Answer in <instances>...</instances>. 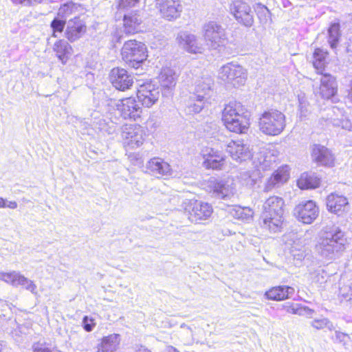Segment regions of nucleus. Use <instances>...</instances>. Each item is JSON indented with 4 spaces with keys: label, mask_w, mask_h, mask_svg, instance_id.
<instances>
[{
    "label": "nucleus",
    "mask_w": 352,
    "mask_h": 352,
    "mask_svg": "<svg viewBox=\"0 0 352 352\" xmlns=\"http://www.w3.org/2000/svg\"><path fill=\"white\" fill-rule=\"evenodd\" d=\"M347 238L344 231L336 226H326L315 249L317 254L327 260L339 257L346 249Z\"/></svg>",
    "instance_id": "nucleus-1"
},
{
    "label": "nucleus",
    "mask_w": 352,
    "mask_h": 352,
    "mask_svg": "<svg viewBox=\"0 0 352 352\" xmlns=\"http://www.w3.org/2000/svg\"><path fill=\"white\" fill-rule=\"evenodd\" d=\"M284 201L282 198L273 196L263 204L261 215V226L270 232H280L283 223Z\"/></svg>",
    "instance_id": "nucleus-2"
},
{
    "label": "nucleus",
    "mask_w": 352,
    "mask_h": 352,
    "mask_svg": "<svg viewBox=\"0 0 352 352\" xmlns=\"http://www.w3.org/2000/svg\"><path fill=\"white\" fill-rule=\"evenodd\" d=\"M222 120L226 127L236 133H246L250 126L249 114L239 102H230L222 112Z\"/></svg>",
    "instance_id": "nucleus-3"
},
{
    "label": "nucleus",
    "mask_w": 352,
    "mask_h": 352,
    "mask_svg": "<svg viewBox=\"0 0 352 352\" xmlns=\"http://www.w3.org/2000/svg\"><path fill=\"white\" fill-rule=\"evenodd\" d=\"M213 85V80L208 76H203L197 80L195 91L188 106L189 113H199L206 103L210 102V100L214 94Z\"/></svg>",
    "instance_id": "nucleus-4"
},
{
    "label": "nucleus",
    "mask_w": 352,
    "mask_h": 352,
    "mask_svg": "<svg viewBox=\"0 0 352 352\" xmlns=\"http://www.w3.org/2000/svg\"><path fill=\"white\" fill-rule=\"evenodd\" d=\"M285 125V115L276 109L265 111L259 118V130L267 135H279L284 130Z\"/></svg>",
    "instance_id": "nucleus-5"
},
{
    "label": "nucleus",
    "mask_w": 352,
    "mask_h": 352,
    "mask_svg": "<svg viewBox=\"0 0 352 352\" xmlns=\"http://www.w3.org/2000/svg\"><path fill=\"white\" fill-rule=\"evenodd\" d=\"M122 56L129 67L138 69L146 59V47L140 41L130 40L124 43L122 49Z\"/></svg>",
    "instance_id": "nucleus-6"
},
{
    "label": "nucleus",
    "mask_w": 352,
    "mask_h": 352,
    "mask_svg": "<svg viewBox=\"0 0 352 352\" xmlns=\"http://www.w3.org/2000/svg\"><path fill=\"white\" fill-rule=\"evenodd\" d=\"M271 155L260 153L258 157L253 160V164L256 170L243 171L240 173L239 179L243 184L248 186H253L257 179L261 177V171H265L272 167L274 160Z\"/></svg>",
    "instance_id": "nucleus-7"
},
{
    "label": "nucleus",
    "mask_w": 352,
    "mask_h": 352,
    "mask_svg": "<svg viewBox=\"0 0 352 352\" xmlns=\"http://www.w3.org/2000/svg\"><path fill=\"white\" fill-rule=\"evenodd\" d=\"M206 45L210 50H221L227 42L225 29L214 21H210L203 26Z\"/></svg>",
    "instance_id": "nucleus-8"
},
{
    "label": "nucleus",
    "mask_w": 352,
    "mask_h": 352,
    "mask_svg": "<svg viewBox=\"0 0 352 352\" xmlns=\"http://www.w3.org/2000/svg\"><path fill=\"white\" fill-rule=\"evenodd\" d=\"M183 208L188 219L195 223H201L208 219L213 211L211 205L197 200H186L183 203Z\"/></svg>",
    "instance_id": "nucleus-9"
},
{
    "label": "nucleus",
    "mask_w": 352,
    "mask_h": 352,
    "mask_svg": "<svg viewBox=\"0 0 352 352\" xmlns=\"http://www.w3.org/2000/svg\"><path fill=\"white\" fill-rule=\"evenodd\" d=\"M219 78L223 81L231 83L234 87L243 85L247 78L245 69L239 65L228 63L221 67Z\"/></svg>",
    "instance_id": "nucleus-10"
},
{
    "label": "nucleus",
    "mask_w": 352,
    "mask_h": 352,
    "mask_svg": "<svg viewBox=\"0 0 352 352\" xmlns=\"http://www.w3.org/2000/svg\"><path fill=\"white\" fill-rule=\"evenodd\" d=\"M145 131L139 124H125L121 130V137L125 146L131 148L140 146L145 137Z\"/></svg>",
    "instance_id": "nucleus-11"
},
{
    "label": "nucleus",
    "mask_w": 352,
    "mask_h": 352,
    "mask_svg": "<svg viewBox=\"0 0 352 352\" xmlns=\"http://www.w3.org/2000/svg\"><path fill=\"white\" fill-rule=\"evenodd\" d=\"M111 102L116 107V109L124 120H136L140 118L142 108L135 98H126L118 101L111 100Z\"/></svg>",
    "instance_id": "nucleus-12"
},
{
    "label": "nucleus",
    "mask_w": 352,
    "mask_h": 352,
    "mask_svg": "<svg viewBox=\"0 0 352 352\" xmlns=\"http://www.w3.org/2000/svg\"><path fill=\"white\" fill-rule=\"evenodd\" d=\"M0 280L14 287L21 286L22 288L30 292L32 294H38L37 286L33 280L26 278L19 272H0Z\"/></svg>",
    "instance_id": "nucleus-13"
},
{
    "label": "nucleus",
    "mask_w": 352,
    "mask_h": 352,
    "mask_svg": "<svg viewBox=\"0 0 352 352\" xmlns=\"http://www.w3.org/2000/svg\"><path fill=\"white\" fill-rule=\"evenodd\" d=\"M230 11L239 23L248 28L253 25V12L247 3L241 0H235L230 6Z\"/></svg>",
    "instance_id": "nucleus-14"
},
{
    "label": "nucleus",
    "mask_w": 352,
    "mask_h": 352,
    "mask_svg": "<svg viewBox=\"0 0 352 352\" xmlns=\"http://www.w3.org/2000/svg\"><path fill=\"white\" fill-rule=\"evenodd\" d=\"M294 214L299 221L310 224L318 216L319 208L314 201L309 200L298 204L294 210Z\"/></svg>",
    "instance_id": "nucleus-15"
},
{
    "label": "nucleus",
    "mask_w": 352,
    "mask_h": 352,
    "mask_svg": "<svg viewBox=\"0 0 352 352\" xmlns=\"http://www.w3.org/2000/svg\"><path fill=\"white\" fill-rule=\"evenodd\" d=\"M204 159L203 165L207 169L221 170L226 164V157L223 153L212 147H205L201 151Z\"/></svg>",
    "instance_id": "nucleus-16"
},
{
    "label": "nucleus",
    "mask_w": 352,
    "mask_h": 352,
    "mask_svg": "<svg viewBox=\"0 0 352 352\" xmlns=\"http://www.w3.org/2000/svg\"><path fill=\"white\" fill-rule=\"evenodd\" d=\"M160 91L158 87L148 82L140 86L137 91L139 102L146 107H152L159 99Z\"/></svg>",
    "instance_id": "nucleus-17"
},
{
    "label": "nucleus",
    "mask_w": 352,
    "mask_h": 352,
    "mask_svg": "<svg viewBox=\"0 0 352 352\" xmlns=\"http://www.w3.org/2000/svg\"><path fill=\"white\" fill-rule=\"evenodd\" d=\"M109 80L116 89L122 91L130 89L133 84V77L126 70L120 67L111 69Z\"/></svg>",
    "instance_id": "nucleus-18"
},
{
    "label": "nucleus",
    "mask_w": 352,
    "mask_h": 352,
    "mask_svg": "<svg viewBox=\"0 0 352 352\" xmlns=\"http://www.w3.org/2000/svg\"><path fill=\"white\" fill-rule=\"evenodd\" d=\"M155 6L162 16L168 21L179 17L182 10L179 0H155Z\"/></svg>",
    "instance_id": "nucleus-19"
},
{
    "label": "nucleus",
    "mask_w": 352,
    "mask_h": 352,
    "mask_svg": "<svg viewBox=\"0 0 352 352\" xmlns=\"http://www.w3.org/2000/svg\"><path fill=\"white\" fill-rule=\"evenodd\" d=\"M319 79L320 85L316 94L324 99H330L337 94L338 84L334 76L329 74H322Z\"/></svg>",
    "instance_id": "nucleus-20"
},
{
    "label": "nucleus",
    "mask_w": 352,
    "mask_h": 352,
    "mask_svg": "<svg viewBox=\"0 0 352 352\" xmlns=\"http://www.w3.org/2000/svg\"><path fill=\"white\" fill-rule=\"evenodd\" d=\"M226 150L232 159L239 163L252 156L249 145L243 141H231L228 144Z\"/></svg>",
    "instance_id": "nucleus-21"
},
{
    "label": "nucleus",
    "mask_w": 352,
    "mask_h": 352,
    "mask_svg": "<svg viewBox=\"0 0 352 352\" xmlns=\"http://www.w3.org/2000/svg\"><path fill=\"white\" fill-rule=\"evenodd\" d=\"M211 188L214 197L226 199H230L236 192L235 186L232 180H214L211 182Z\"/></svg>",
    "instance_id": "nucleus-22"
},
{
    "label": "nucleus",
    "mask_w": 352,
    "mask_h": 352,
    "mask_svg": "<svg viewBox=\"0 0 352 352\" xmlns=\"http://www.w3.org/2000/svg\"><path fill=\"white\" fill-rule=\"evenodd\" d=\"M313 161L318 164L331 167L334 165L335 157L331 151L320 144H314L311 151Z\"/></svg>",
    "instance_id": "nucleus-23"
},
{
    "label": "nucleus",
    "mask_w": 352,
    "mask_h": 352,
    "mask_svg": "<svg viewBox=\"0 0 352 352\" xmlns=\"http://www.w3.org/2000/svg\"><path fill=\"white\" fill-rule=\"evenodd\" d=\"M87 30L85 22L76 16L67 21L65 36L71 42L79 39Z\"/></svg>",
    "instance_id": "nucleus-24"
},
{
    "label": "nucleus",
    "mask_w": 352,
    "mask_h": 352,
    "mask_svg": "<svg viewBox=\"0 0 352 352\" xmlns=\"http://www.w3.org/2000/svg\"><path fill=\"white\" fill-rule=\"evenodd\" d=\"M146 168L150 174L157 177L172 175V169L169 164L159 157L151 159L146 163Z\"/></svg>",
    "instance_id": "nucleus-25"
},
{
    "label": "nucleus",
    "mask_w": 352,
    "mask_h": 352,
    "mask_svg": "<svg viewBox=\"0 0 352 352\" xmlns=\"http://www.w3.org/2000/svg\"><path fill=\"white\" fill-rule=\"evenodd\" d=\"M289 178V168L288 166H285L279 168L272 176L267 179L264 191L269 192L273 188H278L284 183L287 182Z\"/></svg>",
    "instance_id": "nucleus-26"
},
{
    "label": "nucleus",
    "mask_w": 352,
    "mask_h": 352,
    "mask_svg": "<svg viewBox=\"0 0 352 352\" xmlns=\"http://www.w3.org/2000/svg\"><path fill=\"white\" fill-rule=\"evenodd\" d=\"M326 204L329 212L338 215L345 212L349 206L346 197L335 193H331L327 197Z\"/></svg>",
    "instance_id": "nucleus-27"
},
{
    "label": "nucleus",
    "mask_w": 352,
    "mask_h": 352,
    "mask_svg": "<svg viewBox=\"0 0 352 352\" xmlns=\"http://www.w3.org/2000/svg\"><path fill=\"white\" fill-rule=\"evenodd\" d=\"M177 76L175 71L170 67L163 68L159 76V81L163 88V95L168 96L175 87Z\"/></svg>",
    "instance_id": "nucleus-28"
},
{
    "label": "nucleus",
    "mask_w": 352,
    "mask_h": 352,
    "mask_svg": "<svg viewBox=\"0 0 352 352\" xmlns=\"http://www.w3.org/2000/svg\"><path fill=\"white\" fill-rule=\"evenodd\" d=\"M179 45L190 53H201L202 47L197 43L196 36L186 32H179L177 36Z\"/></svg>",
    "instance_id": "nucleus-29"
},
{
    "label": "nucleus",
    "mask_w": 352,
    "mask_h": 352,
    "mask_svg": "<svg viewBox=\"0 0 352 352\" xmlns=\"http://www.w3.org/2000/svg\"><path fill=\"white\" fill-rule=\"evenodd\" d=\"M294 292V289L292 287L280 285L266 291L264 296L267 300L281 301L291 298Z\"/></svg>",
    "instance_id": "nucleus-30"
},
{
    "label": "nucleus",
    "mask_w": 352,
    "mask_h": 352,
    "mask_svg": "<svg viewBox=\"0 0 352 352\" xmlns=\"http://www.w3.org/2000/svg\"><path fill=\"white\" fill-rule=\"evenodd\" d=\"M142 21V17L138 12H131L128 14H124L123 19L124 31L126 34L137 32Z\"/></svg>",
    "instance_id": "nucleus-31"
},
{
    "label": "nucleus",
    "mask_w": 352,
    "mask_h": 352,
    "mask_svg": "<svg viewBox=\"0 0 352 352\" xmlns=\"http://www.w3.org/2000/svg\"><path fill=\"white\" fill-rule=\"evenodd\" d=\"M120 341L119 334L113 333L104 337L97 352H114L117 350Z\"/></svg>",
    "instance_id": "nucleus-32"
},
{
    "label": "nucleus",
    "mask_w": 352,
    "mask_h": 352,
    "mask_svg": "<svg viewBox=\"0 0 352 352\" xmlns=\"http://www.w3.org/2000/svg\"><path fill=\"white\" fill-rule=\"evenodd\" d=\"M54 51L63 63H65L68 56L72 54V48L71 45L64 40H59L54 45Z\"/></svg>",
    "instance_id": "nucleus-33"
},
{
    "label": "nucleus",
    "mask_w": 352,
    "mask_h": 352,
    "mask_svg": "<svg viewBox=\"0 0 352 352\" xmlns=\"http://www.w3.org/2000/svg\"><path fill=\"white\" fill-rule=\"evenodd\" d=\"M298 186L301 189L316 188L320 185V179L314 174L302 173L297 181Z\"/></svg>",
    "instance_id": "nucleus-34"
},
{
    "label": "nucleus",
    "mask_w": 352,
    "mask_h": 352,
    "mask_svg": "<svg viewBox=\"0 0 352 352\" xmlns=\"http://www.w3.org/2000/svg\"><path fill=\"white\" fill-rule=\"evenodd\" d=\"M340 23L335 22L331 24L328 29V43L332 49L337 47L341 36Z\"/></svg>",
    "instance_id": "nucleus-35"
},
{
    "label": "nucleus",
    "mask_w": 352,
    "mask_h": 352,
    "mask_svg": "<svg viewBox=\"0 0 352 352\" xmlns=\"http://www.w3.org/2000/svg\"><path fill=\"white\" fill-rule=\"evenodd\" d=\"M284 307L287 313L298 316H306L307 317H311L313 313L314 312L313 309H311L307 307L302 306L299 304L285 305Z\"/></svg>",
    "instance_id": "nucleus-36"
},
{
    "label": "nucleus",
    "mask_w": 352,
    "mask_h": 352,
    "mask_svg": "<svg viewBox=\"0 0 352 352\" xmlns=\"http://www.w3.org/2000/svg\"><path fill=\"white\" fill-rule=\"evenodd\" d=\"M328 52L322 49L317 48L315 50L314 53V60L313 62L314 67L318 70L319 73L320 70H322L327 63L326 58L327 57Z\"/></svg>",
    "instance_id": "nucleus-37"
},
{
    "label": "nucleus",
    "mask_w": 352,
    "mask_h": 352,
    "mask_svg": "<svg viewBox=\"0 0 352 352\" xmlns=\"http://www.w3.org/2000/svg\"><path fill=\"white\" fill-rule=\"evenodd\" d=\"M80 5L73 2H67L63 4L58 9V16L61 19H67L69 15L78 11Z\"/></svg>",
    "instance_id": "nucleus-38"
},
{
    "label": "nucleus",
    "mask_w": 352,
    "mask_h": 352,
    "mask_svg": "<svg viewBox=\"0 0 352 352\" xmlns=\"http://www.w3.org/2000/svg\"><path fill=\"white\" fill-rule=\"evenodd\" d=\"M230 212L233 217L237 219L247 220L252 217V212L249 208L234 206Z\"/></svg>",
    "instance_id": "nucleus-39"
},
{
    "label": "nucleus",
    "mask_w": 352,
    "mask_h": 352,
    "mask_svg": "<svg viewBox=\"0 0 352 352\" xmlns=\"http://www.w3.org/2000/svg\"><path fill=\"white\" fill-rule=\"evenodd\" d=\"M290 254L294 259L302 261L305 256V250L304 245L300 240L294 241L290 248Z\"/></svg>",
    "instance_id": "nucleus-40"
},
{
    "label": "nucleus",
    "mask_w": 352,
    "mask_h": 352,
    "mask_svg": "<svg viewBox=\"0 0 352 352\" xmlns=\"http://www.w3.org/2000/svg\"><path fill=\"white\" fill-rule=\"evenodd\" d=\"M329 111V112L327 113L328 120L333 126H336V121L335 120H338L340 122H342L346 116L343 111L337 107H333Z\"/></svg>",
    "instance_id": "nucleus-41"
},
{
    "label": "nucleus",
    "mask_w": 352,
    "mask_h": 352,
    "mask_svg": "<svg viewBox=\"0 0 352 352\" xmlns=\"http://www.w3.org/2000/svg\"><path fill=\"white\" fill-rule=\"evenodd\" d=\"M66 21L65 19L54 18L51 22L50 27L53 30L52 36L56 37V33H61L65 26Z\"/></svg>",
    "instance_id": "nucleus-42"
},
{
    "label": "nucleus",
    "mask_w": 352,
    "mask_h": 352,
    "mask_svg": "<svg viewBox=\"0 0 352 352\" xmlns=\"http://www.w3.org/2000/svg\"><path fill=\"white\" fill-rule=\"evenodd\" d=\"M311 325L314 328H315L318 330L327 328L329 330L331 331L334 329V327H333L332 322H330L327 318H321V319L314 320L311 322Z\"/></svg>",
    "instance_id": "nucleus-43"
},
{
    "label": "nucleus",
    "mask_w": 352,
    "mask_h": 352,
    "mask_svg": "<svg viewBox=\"0 0 352 352\" xmlns=\"http://www.w3.org/2000/svg\"><path fill=\"white\" fill-rule=\"evenodd\" d=\"M336 126H340L342 129L352 131V117L348 118L345 116L342 122L339 120H335Z\"/></svg>",
    "instance_id": "nucleus-44"
},
{
    "label": "nucleus",
    "mask_w": 352,
    "mask_h": 352,
    "mask_svg": "<svg viewBox=\"0 0 352 352\" xmlns=\"http://www.w3.org/2000/svg\"><path fill=\"white\" fill-rule=\"evenodd\" d=\"M140 0H119L118 8L119 9H126L135 6Z\"/></svg>",
    "instance_id": "nucleus-45"
},
{
    "label": "nucleus",
    "mask_w": 352,
    "mask_h": 352,
    "mask_svg": "<svg viewBox=\"0 0 352 352\" xmlns=\"http://www.w3.org/2000/svg\"><path fill=\"white\" fill-rule=\"evenodd\" d=\"M83 328L86 331H91L95 327V323L94 322V319L89 318L88 316H85L82 320Z\"/></svg>",
    "instance_id": "nucleus-46"
},
{
    "label": "nucleus",
    "mask_w": 352,
    "mask_h": 352,
    "mask_svg": "<svg viewBox=\"0 0 352 352\" xmlns=\"http://www.w3.org/2000/svg\"><path fill=\"white\" fill-rule=\"evenodd\" d=\"M258 16L261 20L267 21L270 16V12L266 6H261L258 12Z\"/></svg>",
    "instance_id": "nucleus-47"
},
{
    "label": "nucleus",
    "mask_w": 352,
    "mask_h": 352,
    "mask_svg": "<svg viewBox=\"0 0 352 352\" xmlns=\"http://www.w3.org/2000/svg\"><path fill=\"white\" fill-rule=\"evenodd\" d=\"M309 104L304 98H299V107L302 115L305 116L306 113L309 111Z\"/></svg>",
    "instance_id": "nucleus-48"
},
{
    "label": "nucleus",
    "mask_w": 352,
    "mask_h": 352,
    "mask_svg": "<svg viewBox=\"0 0 352 352\" xmlns=\"http://www.w3.org/2000/svg\"><path fill=\"white\" fill-rule=\"evenodd\" d=\"M348 338V336L344 333L340 331H336L335 333V340L339 342H344L346 338Z\"/></svg>",
    "instance_id": "nucleus-49"
},
{
    "label": "nucleus",
    "mask_w": 352,
    "mask_h": 352,
    "mask_svg": "<svg viewBox=\"0 0 352 352\" xmlns=\"http://www.w3.org/2000/svg\"><path fill=\"white\" fill-rule=\"evenodd\" d=\"M17 203L14 201H7L6 200V207L5 208H9L11 209H15L17 208Z\"/></svg>",
    "instance_id": "nucleus-50"
},
{
    "label": "nucleus",
    "mask_w": 352,
    "mask_h": 352,
    "mask_svg": "<svg viewBox=\"0 0 352 352\" xmlns=\"http://www.w3.org/2000/svg\"><path fill=\"white\" fill-rule=\"evenodd\" d=\"M43 1V0H26L25 6H34L41 3Z\"/></svg>",
    "instance_id": "nucleus-51"
},
{
    "label": "nucleus",
    "mask_w": 352,
    "mask_h": 352,
    "mask_svg": "<svg viewBox=\"0 0 352 352\" xmlns=\"http://www.w3.org/2000/svg\"><path fill=\"white\" fill-rule=\"evenodd\" d=\"M347 52L350 56H352V39L349 40V43L347 46Z\"/></svg>",
    "instance_id": "nucleus-52"
},
{
    "label": "nucleus",
    "mask_w": 352,
    "mask_h": 352,
    "mask_svg": "<svg viewBox=\"0 0 352 352\" xmlns=\"http://www.w3.org/2000/svg\"><path fill=\"white\" fill-rule=\"evenodd\" d=\"M349 100L352 102V80L351 81V88L349 91L348 96H347Z\"/></svg>",
    "instance_id": "nucleus-53"
},
{
    "label": "nucleus",
    "mask_w": 352,
    "mask_h": 352,
    "mask_svg": "<svg viewBox=\"0 0 352 352\" xmlns=\"http://www.w3.org/2000/svg\"><path fill=\"white\" fill-rule=\"evenodd\" d=\"M12 1L13 3H15V4H22V3H26V0H11Z\"/></svg>",
    "instance_id": "nucleus-54"
},
{
    "label": "nucleus",
    "mask_w": 352,
    "mask_h": 352,
    "mask_svg": "<svg viewBox=\"0 0 352 352\" xmlns=\"http://www.w3.org/2000/svg\"><path fill=\"white\" fill-rule=\"evenodd\" d=\"M6 207V199L0 197V208Z\"/></svg>",
    "instance_id": "nucleus-55"
},
{
    "label": "nucleus",
    "mask_w": 352,
    "mask_h": 352,
    "mask_svg": "<svg viewBox=\"0 0 352 352\" xmlns=\"http://www.w3.org/2000/svg\"><path fill=\"white\" fill-rule=\"evenodd\" d=\"M168 352H179L176 349L170 346L169 349H168Z\"/></svg>",
    "instance_id": "nucleus-56"
},
{
    "label": "nucleus",
    "mask_w": 352,
    "mask_h": 352,
    "mask_svg": "<svg viewBox=\"0 0 352 352\" xmlns=\"http://www.w3.org/2000/svg\"><path fill=\"white\" fill-rule=\"evenodd\" d=\"M2 349H3L2 344L0 343V352L2 351Z\"/></svg>",
    "instance_id": "nucleus-57"
}]
</instances>
